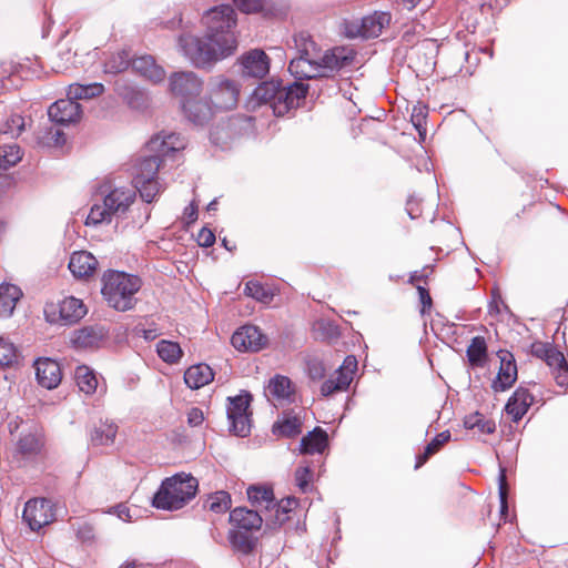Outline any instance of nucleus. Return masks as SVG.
I'll return each mask as SVG.
<instances>
[{
	"label": "nucleus",
	"mask_w": 568,
	"mask_h": 568,
	"mask_svg": "<svg viewBox=\"0 0 568 568\" xmlns=\"http://www.w3.org/2000/svg\"><path fill=\"white\" fill-rule=\"evenodd\" d=\"M234 348L241 352H258L266 347L268 338L255 325H244L231 338Z\"/></svg>",
	"instance_id": "nucleus-12"
},
{
	"label": "nucleus",
	"mask_w": 568,
	"mask_h": 568,
	"mask_svg": "<svg viewBox=\"0 0 568 568\" xmlns=\"http://www.w3.org/2000/svg\"><path fill=\"white\" fill-rule=\"evenodd\" d=\"M307 90L308 87L302 82L287 85L282 83L270 108L276 116H282L300 105L301 101L305 99Z\"/></svg>",
	"instance_id": "nucleus-8"
},
{
	"label": "nucleus",
	"mask_w": 568,
	"mask_h": 568,
	"mask_svg": "<svg viewBox=\"0 0 568 568\" xmlns=\"http://www.w3.org/2000/svg\"><path fill=\"white\" fill-rule=\"evenodd\" d=\"M245 294L262 303H270L274 294L258 282L250 281L245 285Z\"/></svg>",
	"instance_id": "nucleus-50"
},
{
	"label": "nucleus",
	"mask_w": 568,
	"mask_h": 568,
	"mask_svg": "<svg viewBox=\"0 0 568 568\" xmlns=\"http://www.w3.org/2000/svg\"><path fill=\"white\" fill-rule=\"evenodd\" d=\"M156 353L159 357L168 364L178 363L183 355V351L179 343L166 339H161L158 342Z\"/></svg>",
	"instance_id": "nucleus-39"
},
{
	"label": "nucleus",
	"mask_w": 568,
	"mask_h": 568,
	"mask_svg": "<svg viewBox=\"0 0 568 568\" xmlns=\"http://www.w3.org/2000/svg\"><path fill=\"white\" fill-rule=\"evenodd\" d=\"M211 104L221 111L234 109L239 102L240 87L223 77L213 78L209 83Z\"/></svg>",
	"instance_id": "nucleus-6"
},
{
	"label": "nucleus",
	"mask_w": 568,
	"mask_h": 568,
	"mask_svg": "<svg viewBox=\"0 0 568 568\" xmlns=\"http://www.w3.org/2000/svg\"><path fill=\"white\" fill-rule=\"evenodd\" d=\"M43 446V435L39 430H30L20 435L17 442V452L22 458L31 459L41 453Z\"/></svg>",
	"instance_id": "nucleus-20"
},
{
	"label": "nucleus",
	"mask_w": 568,
	"mask_h": 568,
	"mask_svg": "<svg viewBox=\"0 0 568 568\" xmlns=\"http://www.w3.org/2000/svg\"><path fill=\"white\" fill-rule=\"evenodd\" d=\"M207 507L216 514L225 513L231 507V496L224 490L211 495L207 499Z\"/></svg>",
	"instance_id": "nucleus-51"
},
{
	"label": "nucleus",
	"mask_w": 568,
	"mask_h": 568,
	"mask_svg": "<svg viewBox=\"0 0 568 568\" xmlns=\"http://www.w3.org/2000/svg\"><path fill=\"white\" fill-rule=\"evenodd\" d=\"M22 296L21 290L13 284L0 285V317H9L14 308L17 302Z\"/></svg>",
	"instance_id": "nucleus-29"
},
{
	"label": "nucleus",
	"mask_w": 568,
	"mask_h": 568,
	"mask_svg": "<svg viewBox=\"0 0 568 568\" xmlns=\"http://www.w3.org/2000/svg\"><path fill=\"white\" fill-rule=\"evenodd\" d=\"M297 504L295 498L282 499L280 503L274 500L270 509L265 513V523L268 525H282L288 519V513Z\"/></svg>",
	"instance_id": "nucleus-30"
},
{
	"label": "nucleus",
	"mask_w": 568,
	"mask_h": 568,
	"mask_svg": "<svg viewBox=\"0 0 568 568\" xmlns=\"http://www.w3.org/2000/svg\"><path fill=\"white\" fill-rule=\"evenodd\" d=\"M532 403V396L523 387L515 390L506 404V412L515 423L519 422Z\"/></svg>",
	"instance_id": "nucleus-23"
},
{
	"label": "nucleus",
	"mask_w": 568,
	"mask_h": 568,
	"mask_svg": "<svg viewBox=\"0 0 568 568\" xmlns=\"http://www.w3.org/2000/svg\"><path fill=\"white\" fill-rule=\"evenodd\" d=\"M252 396L243 392L235 397H229L227 418L230 420V432L240 437H246L251 432V414L248 407Z\"/></svg>",
	"instance_id": "nucleus-5"
},
{
	"label": "nucleus",
	"mask_w": 568,
	"mask_h": 568,
	"mask_svg": "<svg viewBox=\"0 0 568 568\" xmlns=\"http://www.w3.org/2000/svg\"><path fill=\"white\" fill-rule=\"evenodd\" d=\"M186 146L185 139L178 133L161 132L146 143V151L156 155L162 162L165 158L174 156Z\"/></svg>",
	"instance_id": "nucleus-11"
},
{
	"label": "nucleus",
	"mask_w": 568,
	"mask_h": 568,
	"mask_svg": "<svg viewBox=\"0 0 568 568\" xmlns=\"http://www.w3.org/2000/svg\"><path fill=\"white\" fill-rule=\"evenodd\" d=\"M108 337V331L104 326H85L73 333L72 344L80 349L98 348Z\"/></svg>",
	"instance_id": "nucleus-17"
},
{
	"label": "nucleus",
	"mask_w": 568,
	"mask_h": 568,
	"mask_svg": "<svg viewBox=\"0 0 568 568\" xmlns=\"http://www.w3.org/2000/svg\"><path fill=\"white\" fill-rule=\"evenodd\" d=\"M450 439L448 430L439 433L427 446L422 455L417 456L415 469L422 467L430 456L437 453L440 447Z\"/></svg>",
	"instance_id": "nucleus-41"
},
{
	"label": "nucleus",
	"mask_w": 568,
	"mask_h": 568,
	"mask_svg": "<svg viewBox=\"0 0 568 568\" xmlns=\"http://www.w3.org/2000/svg\"><path fill=\"white\" fill-rule=\"evenodd\" d=\"M196 240L199 245L203 247H210L215 242V235L210 229L203 227L199 232Z\"/></svg>",
	"instance_id": "nucleus-62"
},
{
	"label": "nucleus",
	"mask_w": 568,
	"mask_h": 568,
	"mask_svg": "<svg viewBox=\"0 0 568 568\" xmlns=\"http://www.w3.org/2000/svg\"><path fill=\"white\" fill-rule=\"evenodd\" d=\"M26 128V120L20 114L11 115L6 122L4 133L10 134L11 136H19Z\"/></svg>",
	"instance_id": "nucleus-53"
},
{
	"label": "nucleus",
	"mask_w": 568,
	"mask_h": 568,
	"mask_svg": "<svg viewBox=\"0 0 568 568\" xmlns=\"http://www.w3.org/2000/svg\"><path fill=\"white\" fill-rule=\"evenodd\" d=\"M234 3L245 13L256 12L262 8V0H234Z\"/></svg>",
	"instance_id": "nucleus-59"
},
{
	"label": "nucleus",
	"mask_w": 568,
	"mask_h": 568,
	"mask_svg": "<svg viewBox=\"0 0 568 568\" xmlns=\"http://www.w3.org/2000/svg\"><path fill=\"white\" fill-rule=\"evenodd\" d=\"M389 22L390 14L387 12H375L374 14L364 17L362 19L359 34L366 39L377 38Z\"/></svg>",
	"instance_id": "nucleus-25"
},
{
	"label": "nucleus",
	"mask_w": 568,
	"mask_h": 568,
	"mask_svg": "<svg viewBox=\"0 0 568 568\" xmlns=\"http://www.w3.org/2000/svg\"><path fill=\"white\" fill-rule=\"evenodd\" d=\"M214 378L212 368L206 364L190 366L184 373V382L191 389H199Z\"/></svg>",
	"instance_id": "nucleus-27"
},
{
	"label": "nucleus",
	"mask_w": 568,
	"mask_h": 568,
	"mask_svg": "<svg viewBox=\"0 0 568 568\" xmlns=\"http://www.w3.org/2000/svg\"><path fill=\"white\" fill-rule=\"evenodd\" d=\"M98 265L97 258L89 252H74L69 261V270L79 278L93 275Z\"/></svg>",
	"instance_id": "nucleus-21"
},
{
	"label": "nucleus",
	"mask_w": 568,
	"mask_h": 568,
	"mask_svg": "<svg viewBox=\"0 0 568 568\" xmlns=\"http://www.w3.org/2000/svg\"><path fill=\"white\" fill-rule=\"evenodd\" d=\"M34 368L37 381L42 387L53 389L60 384L62 374L58 362L51 358H39L34 363Z\"/></svg>",
	"instance_id": "nucleus-18"
},
{
	"label": "nucleus",
	"mask_w": 568,
	"mask_h": 568,
	"mask_svg": "<svg viewBox=\"0 0 568 568\" xmlns=\"http://www.w3.org/2000/svg\"><path fill=\"white\" fill-rule=\"evenodd\" d=\"M327 446V434L320 427H316L313 432H310L301 440V453L303 454H315L323 453Z\"/></svg>",
	"instance_id": "nucleus-33"
},
{
	"label": "nucleus",
	"mask_w": 568,
	"mask_h": 568,
	"mask_svg": "<svg viewBox=\"0 0 568 568\" xmlns=\"http://www.w3.org/2000/svg\"><path fill=\"white\" fill-rule=\"evenodd\" d=\"M426 118H427V109L425 105L417 104L414 105L410 114V121L415 129L417 130L419 138L422 141L426 139Z\"/></svg>",
	"instance_id": "nucleus-52"
},
{
	"label": "nucleus",
	"mask_w": 568,
	"mask_h": 568,
	"mask_svg": "<svg viewBox=\"0 0 568 568\" xmlns=\"http://www.w3.org/2000/svg\"><path fill=\"white\" fill-rule=\"evenodd\" d=\"M134 184L135 192L139 191L141 199L146 203L153 202L162 190L158 178L148 179L146 182L136 181Z\"/></svg>",
	"instance_id": "nucleus-42"
},
{
	"label": "nucleus",
	"mask_w": 568,
	"mask_h": 568,
	"mask_svg": "<svg viewBox=\"0 0 568 568\" xmlns=\"http://www.w3.org/2000/svg\"><path fill=\"white\" fill-rule=\"evenodd\" d=\"M242 72L246 77L263 78L270 71V59L260 49H253L241 57Z\"/></svg>",
	"instance_id": "nucleus-16"
},
{
	"label": "nucleus",
	"mask_w": 568,
	"mask_h": 568,
	"mask_svg": "<svg viewBox=\"0 0 568 568\" xmlns=\"http://www.w3.org/2000/svg\"><path fill=\"white\" fill-rule=\"evenodd\" d=\"M169 82L172 94L181 99V105L186 100L197 98L202 91V81L192 71L175 72L170 77Z\"/></svg>",
	"instance_id": "nucleus-10"
},
{
	"label": "nucleus",
	"mask_w": 568,
	"mask_h": 568,
	"mask_svg": "<svg viewBox=\"0 0 568 568\" xmlns=\"http://www.w3.org/2000/svg\"><path fill=\"white\" fill-rule=\"evenodd\" d=\"M199 483L191 475L178 474L163 480L153 497V506L164 510H176L184 507L195 497Z\"/></svg>",
	"instance_id": "nucleus-4"
},
{
	"label": "nucleus",
	"mask_w": 568,
	"mask_h": 568,
	"mask_svg": "<svg viewBox=\"0 0 568 568\" xmlns=\"http://www.w3.org/2000/svg\"><path fill=\"white\" fill-rule=\"evenodd\" d=\"M103 91L104 87L102 83H73L69 85L67 95L77 102L78 100H90L99 97L103 93Z\"/></svg>",
	"instance_id": "nucleus-36"
},
{
	"label": "nucleus",
	"mask_w": 568,
	"mask_h": 568,
	"mask_svg": "<svg viewBox=\"0 0 568 568\" xmlns=\"http://www.w3.org/2000/svg\"><path fill=\"white\" fill-rule=\"evenodd\" d=\"M288 70L296 79L318 78L316 58L314 57L297 55L293 58Z\"/></svg>",
	"instance_id": "nucleus-28"
},
{
	"label": "nucleus",
	"mask_w": 568,
	"mask_h": 568,
	"mask_svg": "<svg viewBox=\"0 0 568 568\" xmlns=\"http://www.w3.org/2000/svg\"><path fill=\"white\" fill-rule=\"evenodd\" d=\"M357 368V361L355 356H347L343 365L336 371L338 375H348L351 377V382L353 381V375Z\"/></svg>",
	"instance_id": "nucleus-58"
},
{
	"label": "nucleus",
	"mask_w": 568,
	"mask_h": 568,
	"mask_svg": "<svg viewBox=\"0 0 568 568\" xmlns=\"http://www.w3.org/2000/svg\"><path fill=\"white\" fill-rule=\"evenodd\" d=\"M272 432L278 437H295L302 432V422L297 416L283 415L273 424Z\"/></svg>",
	"instance_id": "nucleus-35"
},
{
	"label": "nucleus",
	"mask_w": 568,
	"mask_h": 568,
	"mask_svg": "<svg viewBox=\"0 0 568 568\" xmlns=\"http://www.w3.org/2000/svg\"><path fill=\"white\" fill-rule=\"evenodd\" d=\"M141 287V280L124 272L109 271L103 276L102 295L109 306L125 312L134 307L135 294Z\"/></svg>",
	"instance_id": "nucleus-2"
},
{
	"label": "nucleus",
	"mask_w": 568,
	"mask_h": 568,
	"mask_svg": "<svg viewBox=\"0 0 568 568\" xmlns=\"http://www.w3.org/2000/svg\"><path fill=\"white\" fill-rule=\"evenodd\" d=\"M82 110L78 102L71 98L61 99L52 103L48 109L50 121L57 124H69L77 122L81 116Z\"/></svg>",
	"instance_id": "nucleus-15"
},
{
	"label": "nucleus",
	"mask_w": 568,
	"mask_h": 568,
	"mask_svg": "<svg viewBox=\"0 0 568 568\" xmlns=\"http://www.w3.org/2000/svg\"><path fill=\"white\" fill-rule=\"evenodd\" d=\"M293 394L294 389L291 379L282 375H276L271 378L267 386L265 387V396L267 399L272 398L277 402H291Z\"/></svg>",
	"instance_id": "nucleus-24"
},
{
	"label": "nucleus",
	"mask_w": 568,
	"mask_h": 568,
	"mask_svg": "<svg viewBox=\"0 0 568 568\" xmlns=\"http://www.w3.org/2000/svg\"><path fill=\"white\" fill-rule=\"evenodd\" d=\"M44 314L50 323L72 325L87 314V307L81 300L70 296L61 301L58 307L54 305L47 306Z\"/></svg>",
	"instance_id": "nucleus-7"
},
{
	"label": "nucleus",
	"mask_w": 568,
	"mask_h": 568,
	"mask_svg": "<svg viewBox=\"0 0 568 568\" xmlns=\"http://www.w3.org/2000/svg\"><path fill=\"white\" fill-rule=\"evenodd\" d=\"M417 291L422 303L420 313L422 315H425L432 307V297L429 295V292L424 286L418 285Z\"/></svg>",
	"instance_id": "nucleus-63"
},
{
	"label": "nucleus",
	"mask_w": 568,
	"mask_h": 568,
	"mask_svg": "<svg viewBox=\"0 0 568 568\" xmlns=\"http://www.w3.org/2000/svg\"><path fill=\"white\" fill-rule=\"evenodd\" d=\"M230 520L239 529L251 531L261 528L262 523L265 521V515L257 509L239 507L231 511Z\"/></svg>",
	"instance_id": "nucleus-19"
},
{
	"label": "nucleus",
	"mask_w": 568,
	"mask_h": 568,
	"mask_svg": "<svg viewBox=\"0 0 568 568\" xmlns=\"http://www.w3.org/2000/svg\"><path fill=\"white\" fill-rule=\"evenodd\" d=\"M464 425L467 429L478 428V430L484 434H493L496 430L495 422L491 419H486L479 413L466 416Z\"/></svg>",
	"instance_id": "nucleus-46"
},
{
	"label": "nucleus",
	"mask_w": 568,
	"mask_h": 568,
	"mask_svg": "<svg viewBox=\"0 0 568 568\" xmlns=\"http://www.w3.org/2000/svg\"><path fill=\"white\" fill-rule=\"evenodd\" d=\"M230 541L234 549L247 555L255 546L254 539L248 535V531H233L230 536Z\"/></svg>",
	"instance_id": "nucleus-49"
},
{
	"label": "nucleus",
	"mask_w": 568,
	"mask_h": 568,
	"mask_svg": "<svg viewBox=\"0 0 568 568\" xmlns=\"http://www.w3.org/2000/svg\"><path fill=\"white\" fill-rule=\"evenodd\" d=\"M135 196V190L132 187H113L104 193L101 203L92 205L85 225L110 224L113 217H122L134 203Z\"/></svg>",
	"instance_id": "nucleus-3"
},
{
	"label": "nucleus",
	"mask_w": 568,
	"mask_h": 568,
	"mask_svg": "<svg viewBox=\"0 0 568 568\" xmlns=\"http://www.w3.org/2000/svg\"><path fill=\"white\" fill-rule=\"evenodd\" d=\"M467 357L471 366L483 367L487 357V345L485 338L476 336L467 347Z\"/></svg>",
	"instance_id": "nucleus-38"
},
{
	"label": "nucleus",
	"mask_w": 568,
	"mask_h": 568,
	"mask_svg": "<svg viewBox=\"0 0 568 568\" xmlns=\"http://www.w3.org/2000/svg\"><path fill=\"white\" fill-rule=\"evenodd\" d=\"M182 110L186 118L195 124H203L211 116L210 105L202 100H197L196 98L186 100V102H184L182 105Z\"/></svg>",
	"instance_id": "nucleus-32"
},
{
	"label": "nucleus",
	"mask_w": 568,
	"mask_h": 568,
	"mask_svg": "<svg viewBox=\"0 0 568 568\" xmlns=\"http://www.w3.org/2000/svg\"><path fill=\"white\" fill-rule=\"evenodd\" d=\"M353 60V51L345 48H334L333 50L325 52L322 57L317 53L316 64L318 69V78H328L333 75L334 72L349 65Z\"/></svg>",
	"instance_id": "nucleus-13"
},
{
	"label": "nucleus",
	"mask_w": 568,
	"mask_h": 568,
	"mask_svg": "<svg viewBox=\"0 0 568 568\" xmlns=\"http://www.w3.org/2000/svg\"><path fill=\"white\" fill-rule=\"evenodd\" d=\"M202 21L206 28L205 37L181 36L179 47L193 65L210 68L236 50L237 42L232 31L236 24L235 12L231 6L222 4L207 10Z\"/></svg>",
	"instance_id": "nucleus-1"
},
{
	"label": "nucleus",
	"mask_w": 568,
	"mask_h": 568,
	"mask_svg": "<svg viewBox=\"0 0 568 568\" xmlns=\"http://www.w3.org/2000/svg\"><path fill=\"white\" fill-rule=\"evenodd\" d=\"M131 64L134 72L154 83L161 82L165 78L164 69L158 65L151 55L138 57L132 60Z\"/></svg>",
	"instance_id": "nucleus-22"
},
{
	"label": "nucleus",
	"mask_w": 568,
	"mask_h": 568,
	"mask_svg": "<svg viewBox=\"0 0 568 568\" xmlns=\"http://www.w3.org/2000/svg\"><path fill=\"white\" fill-rule=\"evenodd\" d=\"M351 384V377L348 375H338L335 373V376L325 381L321 386V394L323 396H329L335 392L345 390Z\"/></svg>",
	"instance_id": "nucleus-47"
},
{
	"label": "nucleus",
	"mask_w": 568,
	"mask_h": 568,
	"mask_svg": "<svg viewBox=\"0 0 568 568\" xmlns=\"http://www.w3.org/2000/svg\"><path fill=\"white\" fill-rule=\"evenodd\" d=\"M22 159L19 145L10 144L0 146V170H8L14 166Z\"/></svg>",
	"instance_id": "nucleus-43"
},
{
	"label": "nucleus",
	"mask_w": 568,
	"mask_h": 568,
	"mask_svg": "<svg viewBox=\"0 0 568 568\" xmlns=\"http://www.w3.org/2000/svg\"><path fill=\"white\" fill-rule=\"evenodd\" d=\"M311 479H312V471H311V468L310 466H300L296 471H295V481H296V485L297 487L303 491V493H306L308 487H310V483H311Z\"/></svg>",
	"instance_id": "nucleus-54"
},
{
	"label": "nucleus",
	"mask_w": 568,
	"mask_h": 568,
	"mask_svg": "<svg viewBox=\"0 0 568 568\" xmlns=\"http://www.w3.org/2000/svg\"><path fill=\"white\" fill-rule=\"evenodd\" d=\"M294 47L298 55L317 57L316 43L312 40L311 36L306 32H300L293 38Z\"/></svg>",
	"instance_id": "nucleus-44"
},
{
	"label": "nucleus",
	"mask_w": 568,
	"mask_h": 568,
	"mask_svg": "<svg viewBox=\"0 0 568 568\" xmlns=\"http://www.w3.org/2000/svg\"><path fill=\"white\" fill-rule=\"evenodd\" d=\"M47 144L60 146L65 142L64 133L60 129L50 128L48 136L43 138Z\"/></svg>",
	"instance_id": "nucleus-61"
},
{
	"label": "nucleus",
	"mask_w": 568,
	"mask_h": 568,
	"mask_svg": "<svg viewBox=\"0 0 568 568\" xmlns=\"http://www.w3.org/2000/svg\"><path fill=\"white\" fill-rule=\"evenodd\" d=\"M556 383L559 386L568 385V364L559 366L552 371Z\"/></svg>",
	"instance_id": "nucleus-64"
},
{
	"label": "nucleus",
	"mask_w": 568,
	"mask_h": 568,
	"mask_svg": "<svg viewBox=\"0 0 568 568\" xmlns=\"http://www.w3.org/2000/svg\"><path fill=\"white\" fill-rule=\"evenodd\" d=\"M246 494L251 504L264 515L274 505V494L270 487L250 486Z\"/></svg>",
	"instance_id": "nucleus-31"
},
{
	"label": "nucleus",
	"mask_w": 568,
	"mask_h": 568,
	"mask_svg": "<svg viewBox=\"0 0 568 568\" xmlns=\"http://www.w3.org/2000/svg\"><path fill=\"white\" fill-rule=\"evenodd\" d=\"M23 520L32 530H39L55 519L54 506L45 498H33L26 503Z\"/></svg>",
	"instance_id": "nucleus-9"
},
{
	"label": "nucleus",
	"mask_w": 568,
	"mask_h": 568,
	"mask_svg": "<svg viewBox=\"0 0 568 568\" xmlns=\"http://www.w3.org/2000/svg\"><path fill=\"white\" fill-rule=\"evenodd\" d=\"M19 352L14 344L4 337H0V366L10 367L18 363Z\"/></svg>",
	"instance_id": "nucleus-48"
},
{
	"label": "nucleus",
	"mask_w": 568,
	"mask_h": 568,
	"mask_svg": "<svg viewBox=\"0 0 568 568\" xmlns=\"http://www.w3.org/2000/svg\"><path fill=\"white\" fill-rule=\"evenodd\" d=\"M118 434V425L109 420H100L90 432L92 446H110L114 443Z\"/></svg>",
	"instance_id": "nucleus-26"
},
{
	"label": "nucleus",
	"mask_w": 568,
	"mask_h": 568,
	"mask_svg": "<svg viewBox=\"0 0 568 568\" xmlns=\"http://www.w3.org/2000/svg\"><path fill=\"white\" fill-rule=\"evenodd\" d=\"M282 81L271 80L261 83L253 92V99L257 104H267L271 106Z\"/></svg>",
	"instance_id": "nucleus-40"
},
{
	"label": "nucleus",
	"mask_w": 568,
	"mask_h": 568,
	"mask_svg": "<svg viewBox=\"0 0 568 568\" xmlns=\"http://www.w3.org/2000/svg\"><path fill=\"white\" fill-rule=\"evenodd\" d=\"M500 367L496 378L491 383L495 392H505L513 386L517 379V365L511 353L499 351Z\"/></svg>",
	"instance_id": "nucleus-14"
},
{
	"label": "nucleus",
	"mask_w": 568,
	"mask_h": 568,
	"mask_svg": "<svg viewBox=\"0 0 568 568\" xmlns=\"http://www.w3.org/2000/svg\"><path fill=\"white\" fill-rule=\"evenodd\" d=\"M161 164L162 161L153 153H150V155L142 158L135 165L133 181L146 182L148 179L156 178Z\"/></svg>",
	"instance_id": "nucleus-34"
},
{
	"label": "nucleus",
	"mask_w": 568,
	"mask_h": 568,
	"mask_svg": "<svg viewBox=\"0 0 568 568\" xmlns=\"http://www.w3.org/2000/svg\"><path fill=\"white\" fill-rule=\"evenodd\" d=\"M307 373L313 381L322 379L325 376V366L320 359H310L307 362Z\"/></svg>",
	"instance_id": "nucleus-56"
},
{
	"label": "nucleus",
	"mask_w": 568,
	"mask_h": 568,
	"mask_svg": "<svg viewBox=\"0 0 568 568\" xmlns=\"http://www.w3.org/2000/svg\"><path fill=\"white\" fill-rule=\"evenodd\" d=\"M551 349V344L542 342H535L530 346L531 354L542 361L546 358V356L550 353Z\"/></svg>",
	"instance_id": "nucleus-60"
},
{
	"label": "nucleus",
	"mask_w": 568,
	"mask_h": 568,
	"mask_svg": "<svg viewBox=\"0 0 568 568\" xmlns=\"http://www.w3.org/2000/svg\"><path fill=\"white\" fill-rule=\"evenodd\" d=\"M498 490H499V499H500V513L501 515L507 514L508 505H507V481H506V473L505 469H500V474L498 477Z\"/></svg>",
	"instance_id": "nucleus-55"
},
{
	"label": "nucleus",
	"mask_w": 568,
	"mask_h": 568,
	"mask_svg": "<svg viewBox=\"0 0 568 568\" xmlns=\"http://www.w3.org/2000/svg\"><path fill=\"white\" fill-rule=\"evenodd\" d=\"M74 378L79 389L87 395L93 394L98 388L97 375L85 365L75 368Z\"/></svg>",
	"instance_id": "nucleus-37"
},
{
	"label": "nucleus",
	"mask_w": 568,
	"mask_h": 568,
	"mask_svg": "<svg viewBox=\"0 0 568 568\" xmlns=\"http://www.w3.org/2000/svg\"><path fill=\"white\" fill-rule=\"evenodd\" d=\"M544 361L552 371L567 363L564 354L554 347Z\"/></svg>",
	"instance_id": "nucleus-57"
},
{
	"label": "nucleus",
	"mask_w": 568,
	"mask_h": 568,
	"mask_svg": "<svg viewBox=\"0 0 568 568\" xmlns=\"http://www.w3.org/2000/svg\"><path fill=\"white\" fill-rule=\"evenodd\" d=\"M131 58L128 51H119L112 54L104 63L106 73L116 74L128 69Z\"/></svg>",
	"instance_id": "nucleus-45"
}]
</instances>
